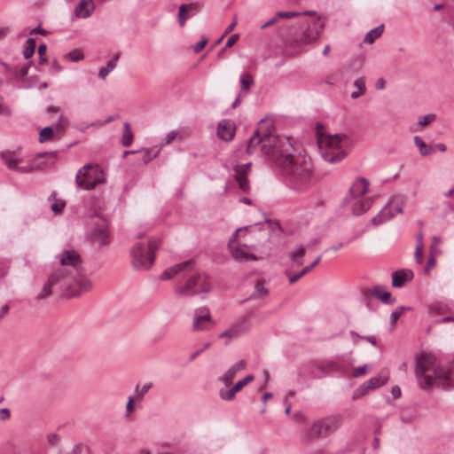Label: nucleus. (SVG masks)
I'll return each instance as SVG.
<instances>
[{
    "label": "nucleus",
    "instance_id": "1",
    "mask_svg": "<svg viewBox=\"0 0 454 454\" xmlns=\"http://www.w3.org/2000/svg\"><path fill=\"white\" fill-rule=\"evenodd\" d=\"M263 121L247 141V153L252 154L260 146L262 154L275 162L295 191H302L314 181L312 163L293 155V145L288 137L272 135L262 128Z\"/></svg>",
    "mask_w": 454,
    "mask_h": 454
},
{
    "label": "nucleus",
    "instance_id": "2",
    "mask_svg": "<svg viewBox=\"0 0 454 454\" xmlns=\"http://www.w3.org/2000/svg\"><path fill=\"white\" fill-rule=\"evenodd\" d=\"M435 356L428 353L416 356L415 376L423 389H430L434 386L449 388L454 386V361L448 366L434 368Z\"/></svg>",
    "mask_w": 454,
    "mask_h": 454
},
{
    "label": "nucleus",
    "instance_id": "3",
    "mask_svg": "<svg viewBox=\"0 0 454 454\" xmlns=\"http://www.w3.org/2000/svg\"><path fill=\"white\" fill-rule=\"evenodd\" d=\"M59 258L60 267L55 271H60L67 282L80 293L89 292L93 285L90 278L84 275V269L81 255L74 248L66 249L56 256Z\"/></svg>",
    "mask_w": 454,
    "mask_h": 454
},
{
    "label": "nucleus",
    "instance_id": "4",
    "mask_svg": "<svg viewBox=\"0 0 454 454\" xmlns=\"http://www.w3.org/2000/svg\"><path fill=\"white\" fill-rule=\"evenodd\" d=\"M317 145L322 158L330 163H337L347 156L349 138L344 134L326 135L324 126L317 122L316 126Z\"/></svg>",
    "mask_w": 454,
    "mask_h": 454
},
{
    "label": "nucleus",
    "instance_id": "5",
    "mask_svg": "<svg viewBox=\"0 0 454 454\" xmlns=\"http://www.w3.org/2000/svg\"><path fill=\"white\" fill-rule=\"evenodd\" d=\"M0 159L9 169L24 174L51 167L56 161L57 153L56 152L39 153L33 159L27 160V163L22 166H20V164L25 162V159L16 156L14 151L0 152Z\"/></svg>",
    "mask_w": 454,
    "mask_h": 454
},
{
    "label": "nucleus",
    "instance_id": "6",
    "mask_svg": "<svg viewBox=\"0 0 454 454\" xmlns=\"http://www.w3.org/2000/svg\"><path fill=\"white\" fill-rule=\"evenodd\" d=\"M184 283L178 285L175 292L181 297H191L200 294H207L212 290L209 276L203 271H194L193 268L184 272Z\"/></svg>",
    "mask_w": 454,
    "mask_h": 454
},
{
    "label": "nucleus",
    "instance_id": "7",
    "mask_svg": "<svg viewBox=\"0 0 454 454\" xmlns=\"http://www.w3.org/2000/svg\"><path fill=\"white\" fill-rule=\"evenodd\" d=\"M341 423L342 418L340 415H333L316 420L309 428L302 432L301 440L304 443H309L315 439L325 437L335 432Z\"/></svg>",
    "mask_w": 454,
    "mask_h": 454
},
{
    "label": "nucleus",
    "instance_id": "8",
    "mask_svg": "<svg viewBox=\"0 0 454 454\" xmlns=\"http://www.w3.org/2000/svg\"><path fill=\"white\" fill-rule=\"evenodd\" d=\"M160 240L150 239L147 247L144 243H137L131 249L132 265L137 270H148L155 260V251Z\"/></svg>",
    "mask_w": 454,
    "mask_h": 454
},
{
    "label": "nucleus",
    "instance_id": "9",
    "mask_svg": "<svg viewBox=\"0 0 454 454\" xmlns=\"http://www.w3.org/2000/svg\"><path fill=\"white\" fill-rule=\"evenodd\" d=\"M60 271H53L36 296L37 301L47 299L51 295V289L59 286L64 295L68 297L78 296L81 293L67 282Z\"/></svg>",
    "mask_w": 454,
    "mask_h": 454
},
{
    "label": "nucleus",
    "instance_id": "10",
    "mask_svg": "<svg viewBox=\"0 0 454 454\" xmlns=\"http://www.w3.org/2000/svg\"><path fill=\"white\" fill-rule=\"evenodd\" d=\"M105 182V178L101 177V173L97 166L86 164L79 169L75 176L77 186L84 190H91L98 184Z\"/></svg>",
    "mask_w": 454,
    "mask_h": 454
},
{
    "label": "nucleus",
    "instance_id": "11",
    "mask_svg": "<svg viewBox=\"0 0 454 454\" xmlns=\"http://www.w3.org/2000/svg\"><path fill=\"white\" fill-rule=\"evenodd\" d=\"M402 212L403 209L401 202L393 198L374 217L372 218L371 223L374 226H378L393 218L396 213Z\"/></svg>",
    "mask_w": 454,
    "mask_h": 454
},
{
    "label": "nucleus",
    "instance_id": "12",
    "mask_svg": "<svg viewBox=\"0 0 454 454\" xmlns=\"http://www.w3.org/2000/svg\"><path fill=\"white\" fill-rule=\"evenodd\" d=\"M215 325L214 321L209 313V309L206 307L194 310L192 329L194 332L207 331Z\"/></svg>",
    "mask_w": 454,
    "mask_h": 454
},
{
    "label": "nucleus",
    "instance_id": "13",
    "mask_svg": "<svg viewBox=\"0 0 454 454\" xmlns=\"http://www.w3.org/2000/svg\"><path fill=\"white\" fill-rule=\"evenodd\" d=\"M324 21L318 18L317 20L312 21L308 25L306 30L302 33L300 38L295 39V45H304L311 43L316 41L323 30Z\"/></svg>",
    "mask_w": 454,
    "mask_h": 454
},
{
    "label": "nucleus",
    "instance_id": "14",
    "mask_svg": "<svg viewBox=\"0 0 454 454\" xmlns=\"http://www.w3.org/2000/svg\"><path fill=\"white\" fill-rule=\"evenodd\" d=\"M192 268H194V261L188 260L166 269L160 275V278L161 280H168L176 275H180L183 278L184 272L192 270Z\"/></svg>",
    "mask_w": 454,
    "mask_h": 454
},
{
    "label": "nucleus",
    "instance_id": "15",
    "mask_svg": "<svg viewBox=\"0 0 454 454\" xmlns=\"http://www.w3.org/2000/svg\"><path fill=\"white\" fill-rule=\"evenodd\" d=\"M250 327V324L248 322V320L247 319H242L235 324H233L229 329H227L226 331L223 332L220 335H219V338H228L229 340L225 342V344H229V342L233 340V339H237L239 338L240 335H242L243 333H245L246 332L248 331Z\"/></svg>",
    "mask_w": 454,
    "mask_h": 454
},
{
    "label": "nucleus",
    "instance_id": "16",
    "mask_svg": "<svg viewBox=\"0 0 454 454\" xmlns=\"http://www.w3.org/2000/svg\"><path fill=\"white\" fill-rule=\"evenodd\" d=\"M251 170V162L243 165H236L234 167L235 179L239 184V189L244 192H248L250 189L249 182L247 178V174Z\"/></svg>",
    "mask_w": 454,
    "mask_h": 454
},
{
    "label": "nucleus",
    "instance_id": "17",
    "mask_svg": "<svg viewBox=\"0 0 454 454\" xmlns=\"http://www.w3.org/2000/svg\"><path fill=\"white\" fill-rule=\"evenodd\" d=\"M254 377L252 374L247 375L244 379L239 380L229 390L221 389L219 391V396L224 401H232L235 395L239 392L245 386L254 380Z\"/></svg>",
    "mask_w": 454,
    "mask_h": 454
},
{
    "label": "nucleus",
    "instance_id": "18",
    "mask_svg": "<svg viewBox=\"0 0 454 454\" xmlns=\"http://www.w3.org/2000/svg\"><path fill=\"white\" fill-rule=\"evenodd\" d=\"M201 8L199 3L184 4L179 6L178 23L180 27H184L187 18L195 15Z\"/></svg>",
    "mask_w": 454,
    "mask_h": 454
},
{
    "label": "nucleus",
    "instance_id": "19",
    "mask_svg": "<svg viewBox=\"0 0 454 454\" xmlns=\"http://www.w3.org/2000/svg\"><path fill=\"white\" fill-rule=\"evenodd\" d=\"M247 367V362L245 360H239L233 365H231L220 378L219 380L225 386H230L232 383L236 374L245 370Z\"/></svg>",
    "mask_w": 454,
    "mask_h": 454
},
{
    "label": "nucleus",
    "instance_id": "20",
    "mask_svg": "<svg viewBox=\"0 0 454 454\" xmlns=\"http://www.w3.org/2000/svg\"><path fill=\"white\" fill-rule=\"evenodd\" d=\"M232 258L239 262H247L248 261L257 260L254 254L247 251V246H235L229 248Z\"/></svg>",
    "mask_w": 454,
    "mask_h": 454
},
{
    "label": "nucleus",
    "instance_id": "21",
    "mask_svg": "<svg viewBox=\"0 0 454 454\" xmlns=\"http://www.w3.org/2000/svg\"><path fill=\"white\" fill-rule=\"evenodd\" d=\"M369 188V182L366 178L359 177L354 181L348 190L350 197L356 199L364 196Z\"/></svg>",
    "mask_w": 454,
    "mask_h": 454
},
{
    "label": "nucleus",
    "instance_id": "22",
    "mask_svg": "<svg viewBox=\"0 0 454 454\" xmlns=\"http://www.w3.org/2000/svg\"><path fill=\"white\" fill-rule=\"evenodd\" d=\"M235 135V126L229 120H222L218 123L217 136L225 141H230Z\"/></svg>",
    "mask_w": 454,
    "mask_h": 454
},
{
    "label": "nucleus",
    "instance_id": "23",
    "mask_svg": "<svg viewBox=\"0 0 454 454\" xmlns=\"http://www.w3.org/2000/svg\"><path fill=\"white\" fill-rule=\"evenodd\" d=\"M414 277L411 270L404 269L399 270L392 275V286L402 287L406 282L411 281Z\"/></svg>",
    "mask_w": 454,
    "mask_h": 454
},
{
    "label": "nucleus",
    "instance_id": "24",
    "mask_svg": "<svg viewBox=\"0 0 454 454\" xmlns=\"http://www.w3.org/2000/svg\"><path fill=\"white\" fill-rule=\"evenodd\" d=\"M91 239L98 243L99 247L107 245L110 241L107 226L102 224L95 227L91 232Z\"/></svg>",
    "mask_w": 454,
    "mask_h": 454
},
{
    "label": "nucleus",
    "instance_id": "25",
    "mask_svg": "<svg viewBox=\"0 0 454 454\" xmlns=\"http://www.w3.org/2000/svg\"><path fill=\"white\" fill-rule=\"evenodd\" d=\"M371 294L386 304H394L396 301L395 298H392L387 287L384 286H373L371 289Z\"/></svg>",
    "mask_w": 454,
    "mask_h": 454
},
{
    "label": "nucleus",
    "instance_id": "26",
    "mask_svg": "<svg viewBox=\"0 0 454 454\" xmlns=\"http://www.w3.org/2000/svg\"><path fill=\"white\" fill-rule=\"evenodd\" d=\"M93 10L94 3L92 0H81L74 9V14L76 17L88 18L91 15Z\"/></svg>",
    "mask_w": 454,
    "mask_h": 454
},
{
    "label": "nucleus",
    "instance_id": "27",
    "mask_svg": "<svg viewBox=\"0 0 454 454\" xmlns=\"http://www.w3.org/2000/svg\"><path fill=\"white\" fill-rule=\"evenodd\" d=\"M389 379V373L387 372H381L378 376L372 377L364 383L368 387L369 390L380 387L387 382Z\"/></svg>",
    "mask_w": 454,
    "mask_h": 454
},
{
    "label": "nucleus",
    "instance_id": "28",
    "mask_svg": "<svg viewBox=\"0 0 454 454\" xmlns=\"http://www.w3.org/2000/svg\"><path fill=\"white\" fill-rule=\"evenodd\" d=\"M372 206V201L369 200H356L352 207V213L354 215H361L365 213Z\"/></svg>",
    "mask_w": 454,
    "mask_h": 454
},
{
    "label": "nucleus",
    "instance_id": "29",
    "mask_svg": "<svg viewBox=\"0 0 454 454\" xmlns=\"http://www.w3.org/2000/svg\"><path fill=\"white\" fill-rule=\"evenodd\" d=\"M321 258H322V255H318L310 265L304 267L299 273L289 277V283L294 284L301 277H303L304 275H306L309 271H311L320 262Z\"/></svg>",
    "mask_w": 454,
    "mask_h": 454
},
{
    "label": "nucleus",
    "instance_id": "30",
    "mask_svg": "<svg viewBox=\"0 0 454 454\" xmlns=\"http://www.w3.org/2000/svg\"><path fill=\"white\" fill-rule=\"evenodd\" d=\"M133 142V133L131 131V127L129 122L123 123V132L121 137V145L125 147L129 146Z\"/></svg>",
    "mask_w": 454,
    "mask_h": 454
},
{
    "label": "nucleus",
    "instance_id": "31",
    "mask_svg": "<svg viewBox=\"0 0 454 454\" xmlns=\"http://www.w3.org/2000/svg\"><path fill=\"white\" fill-rule=\"evenodd\" d=\"M119 59V55H116L113 59H111L106 67H102L98 71V77L101 79H106L110 72H112L117 65V61Z\"/></svg>",
    "mask_w": 454,
    "mask_h": 454
},
{
    "label": "nucleus",
    "instance_id": "32",
    "mask_svg": "<svg viewBox=\"0 0 454 454\" xmlns=\"http://www.w3.org/2000/svg\"><path fill=\"white\" fill-rule=\"evenodd\" d=\"M384 26L380 25L377 27L370 30L364 36V42L366 43H372L383 33Z\"/></svg>",
    "mask_w": 454,
    "mask_h": 454
},
{
    "label": "nucleus",
    "instance_id": "33",
    "mask_svg": "<svg viewBox=\"0 0 454 454\" xmlns=\"http://www.w3.org/2000/svg\"><path fill=\"white\" fill-rule=\"evenodd\" d=\"M354 86L356 88V91L351 93V98L356 99L364 95L365 92L366 88L364 79L363 77L356 79L354 82Z\"/></svg>",
    "mask_w": 454,
    "mask_h": 454
},
{
    "label": "nucleus",
    "instance_id": "34",
    "mask_svg": "<svg viewBox=\"0 0 454 454\" xmlns=\"http://www.w3.org/2000/svg\"><path fill=\"white\" fill-rule=\"evenodd\" d=\"M49 200H55L52 205L51 206V209L55 213V214H59L65 207L66 206V203L64 200H56V193L55 192H52L50 196H49Z\"/></svg>",
    "mask_w": 454,
    "mask_h": 454
},
{
    "label": "nucleus",
    "instance_id": "35",
    "mask_svg": "<svg viewBox=\"0 0 454 454\" xmlns=\"http://www.w3.org/2000/svg\"><path fill=\"white\" fill-rule=\"evenodd\" d=\"M407 309H410V308L404 307V306H400V307L396 308L394 311H392V313L390 315L391 327H394L395 325L397 320L400 318L402 314Z\"/></svg>",
    "mask_w": 454,
    "mask_h": 454
},
{
    "label": "nucleus",
    "instance_id": "36",
    "mask_svg": "<svg viewBox=\"0 0 454 454\" xmlns=\"http://www.w3.org/2000/svg\"><path fill=\"white\" fill-rule=\"evenodd\" d=\"M414 143L419 148L421 155L426 156L432 153V149L419 136L414 137Z\"/></svg>",
    "mask_w": 454,
    "mask_h": 454
},
{
    "label": "nucleus",
    "instance_id": "37",
    "mask_svg": "<svg viewBox=\"0 0 454 454\" xmlns=\"http://www.w3.org/2000/svg\"><path fill=\"white\" fill-rule=\"evenodd\" d=\"M267 294L268 290L264 288L263 284L261 281H257L252 296L255 299H261L266 296Z\"/></svg>",
    "mask_w": 454,
    "mask_h": 454
},
{
    "label": "nucleus",
    "instance_id": "38",
    "mask_svg": "<svg viewBox=\"0 0 454 454\" xmlns=\"http://www.w3.org/2000/svg\"><path fill=\"white\" fill-rule=\"evenodd\" d=\"M84 55L79 50H74L65 55V59L73 62H77L79 60L83 59Z\"/></svg>",
    "mask_w": 454,
    "mask_h": 454
},
{
    "label": "nucleus",
    "instance_id": "39",
    "mask_svg": "<svg viewBox=\"0 0 454 454\" xmlns=\"http://www.w3.org/2000/svg\"><path fill=\"white\" fill-rule=\"evenodd\" d=\"M241 89L243 90H247L251 85H253L254 81L252 76L249 74H246L240 77Z\"/></svg>",
    "mask_w": 454,
    "mask_h": 454
},
{
    "label": "nucleus",
    "instance_id": "40",
    "mask_svg": "<svg viewBox=\"0 0 454 454\" xmlns=\"http://www.w3.org/2000/svg\"><path fill=\"white\" fill-rule=\"evenodd\" d=\"M53 136V129L51 127L43 128L40 132V142H44L50 140Z\"/></svg>",
    "mask_w": 454,
    "mask_h": 454
},
{
    "label": "nucleus",
    "instance_id": "41",
    "mask_svg": "<svg viewBox=\"0 0 454 454\" xmlns=\"http://www.w3.org/2000/svg\"><path fill=\"white\" fill-rule=\"evenodd\" d=\"M159 150L153 152L152 149H143V161L148 163L158 155Z\"/></svg>",
    "mask_w": 454,
    "mask_h": 454
},
{
    "label": "nucleus",
    "instance_id": "42",
    "mask_svg": "<svg viewBox=\"0 0 454 454\" xmlns=\"http://www.w3.org/2000/svg\"><path fill=\"white\" fill-rule=\"evenodd\" d=\"M305 254V247L302 246H299L295 248V250L290 252L289 258L290 259H295V258H301Z\"/></svg>",
    "mask_w": 454,
    "mask_h": 454
},
{
    "label": "nucleus",
    "instance_id": "43",
    "mask_svg": "<svg viewBox=\"0 0 454 454\" xmlns=\"http://www.w3.org/2000/svg\"><path fill=\"white\" fill-rule=\"evenodd\" d=\"M368 391H369L368 387L366 386V384H365V383H364L363 385L359 386V387L356 388V392H355V394H354L353 398H354V399H356V398H359V397H361V396H363V395H366V394L368 393Z\"/></svg>",
    "mask_w": 454,
    "mask_h": 454
},
{
    "label": "nucleus",
    "instance_id": "44",
    "mask_svg": "<svg viewBox=\"0 0 454 454\" xmlns=\"http://www.w3.org/2000/svg\"><path fill=\"white\" fill-rule=\"evenodd\" d=\"M300 12H278L277 18L278 19H291L299 16Z\"/></svg>",
    "mask_w": 454,
    "mask_h": 454
},
{
    "label": "nucleus",
    "instance_id": "45",
    "mask_svg": "<svg viewBox=\"0 0 454 454\" xmlns=\"http://www.w3.org/2000/svg\"><path fill=\"white\" fill-rule=\"evenodd\" d=\"M435 118V115L434 114H427L425 116H423L419 121V124L421 125V126H425V125H427L428 123H430L432 121H434Z\"/></svg>",
    "mask_w": 454,
    "mask_h": 454
},
{
    "label": "nucleus",
    "instance_id": "46",
    "mask_svg": "<svg viewBox=\"0 0 454 454\" xmlns=\"http://www.w3.org/2000/svg\"><path fill=\"white\" fill-rule=\"evenodd\" d=\"M422 251L423 247H420V245H417L415 248V261L419 264L422 263Z\"/></svg>",
    "mask_w": 454,
    "mask_h": 454
},
{
    "label": "nucleus",
    "instance_id": "47",
    "mask_svg": "<svg viewBox=\"0 0 454 454\" xmlns=\"http://www.w3.org/2000/svg\"><path fill=\"white\" fill-rule=\"evenodd\" d=\"M239 38V34H233L231 35L225 43L224 49L231 48Z\"/></svg>",
    "mask_w": 454,
    "mask_h": 454
},
{
    "label": "nucleus",
    "instance_id": "48",
    "mask_svg": "<svg viewBox=\"0 0 454 454\" xmlns=\"http://www.w3.org/2000/svg\"><path fill=\"white\" fill-rule=\"evenodd\" d=\"M366 373V365L358 366L353 370V376L358 378Z\"/></svg>",
    "mask_w": 454,
    "mask_h": 454
},
{
    "label": "nucleus",
    "instance_id": "49",
    "mask_svg": "<svg viewBox=\"0 0 454 454\" xmlns=\"http://www.w3.org/2000/svg\"><path fill=\"white\" fill-rule=\"evenodd\" d=\"M59 441V437L58 434H49L47 436V442L51 445V446H55L58 444Z\"/></svg>",
    "mask_w": 454,
    "mask_h": 454
},
{
    "label": "nucleus",
    "instance_id": "50",
    "mask_svg": "<svg viewBox=\"0 0 454 454\" xmlns=\"http://www.w3.org/2000/svg\"><path fill=\"white\" fill-rule=\"evenodd\" d=\"M243 230V228H238L234 233L231 235V237L229 239V241H228V247L231 248V247H235L234 246V242L236 241L237 239V237H238V234L239 231H241Z\"/></svg>",
    "mask_w": 454,
    "mask_h": 454
},
{
    "label": "nucleus",
    "instance_id": "51",
    "mask_svg": "<svg viewBox=\"0 0 454 454\" xmlns=\"http://www.w3.org/2000/svg\"><path fill=\"white\" fill-rule=\"evenodd\" d=\"M133 403H134V398L132 396H129L128 399L127 405H126L127 416H129L134 411Z\"/></svg>",
    "mask_w": 454,
    "mask_h": 454
},
{
    "label": "nucleus",
    "instance_id": "52",
    "mask_svg": "<svg viewBox=\"0 0 454 454\" xmlns=\"http://www.w3.org/2000/svg\"><path fill=\"white\" fill-rule=\"evenodd\" d=\"M11 417V412L9 411V409L7 408H2L0 409V419L4 421V420H7L9 419Z\"/></svg>",
    "mask_w": 454,
    "mask_h": 454
},
{
    "label": "nucleus",
    "instance_id": "53",
    "mask_svg": "<svg viewBox=\"0 0 454 454\" xmlns=\"http://www.w3.org/2000/svg\"><path fill=\"white\" fill-rule=\"evenodd\" d=\"M176 136H177V132L176 130H172V131L168 132L166 136L165 145H168L171 142H173L174 139L176 137Z\"/></svg>",
    "mask_w": 454,
    "mask_h": 454
},
{
    "label": "nucleus",
    "instance_id": "54",
    "mask_svg": "<svg viewBox=\"0 0 454 454\" xmlns=\"http://www.w3.org/2000/svg\"><path fill=\"white\" fill-rule=\"evenodd\" d=\"M152 387H153V384H152V383H146V384H145V385L142 387V388H141V390H140V394H139V395L137 396V398H138V399H142V398H143V396H144V395H145V394H146V393L149 391V389H151V388H152Z\"/></svg>",
    "mask_w": 454,
    "mask_h": 454
},
{
    "label": "nucleus",
    "instance_id": "55",
    "mask_svg": "<svg viewBox=\"0 0 454 454\" xmlns=\"http://www.w3.org/2000/svg\"><path fill=\"white\" fill-rule=\"evenodd\" d=\"M207 40H201L200 42H198L194 47H193V51L195 53H198L200 52L207 44Z\"/></svg>",
    "mask_w": 454,
    "mask_h": 454
},
{
    "label": "nucleus",
    "instance_id": "56",
    "mask_svg": "<svg viewBox=\"0 0 454 454\" xmlns=\"http://www.w3.org/2000/svg\"><path fill=\"white\" fill-rule=\"evenodd\" d=\"M340 73L345 74H356L357 71L353 68L352 65H349V66L342 67L340 69Z\"/></svg>",
    "mask_w": 454,
    "mask_h": 454
},
{
    "label": "nucleus",
    "instance_id": "57",
    "mask_svg": "<svg viewBox=\"0 0 454 454\" xmlns=\"http://www.w3.org/2000/svg\"><path fill=\"white\" fill-rule=\"evenodd\" d=\"M35 53V51L31 49L30 47L25 46L23 50V56L25 59H30Z\"/></svg>",
    "mask_w": 454,
    "mask_h": 454
},
{
    "label": "nucleus",
    "instance_id": "58",
    "mask_svg": "<svg viewBox=\"0 0 454 454\" xmlns=\"http://www.w3.org/2000/svg\"><path fill=\"white\" fill-rule=\"evenodd\" d=\"M436 263V260L434 257H430L427 262V265H426V268H425V271L426 272H428L429 270H431V269L433 267H434Z\"/></svg>",
    "mask_w": 454,
    "mask_h": 454
},
{
    "label": "nucleus",
    "instance_id": "59",
    "mask_svg": "<svg viewBox=\"0 0 454 454\" xmlns=\"http://www.w3.org/2000/svg\"><path fill=\"white\" fill-rule=\"evenodd\" d=\"M391 394L395 399L401 396V388L398 386H394L391 389Z\"/></svg>",
    "mask_w": 454,
    "mask_h": 454
},
{
    "label": "nucleus",
    "instance_id": "60",
    "mask_svg": "<svg viewBox=\"0 0 454 454\" xmlns=\"http://www.w3.org/2000/svg\"><path fill=\"white\" fill-rule=\"evenodd\" d=\"M278 19V18H277V14H276V15H275V17L271 18L270 20H268L267 22H265L264 24H262V25L261 26V29H264V28H266V27H270V26L274 25V24L277 22Z\"/></svg>",
    "mask_w": 454,
    "mask_h": 454
},
{
    "label": "nucleus",
    "instance_id": "61",
    "mask_svg": "<svg viewBox=\"0 0 454 454\" xmlns=\"http://www.w3.org/2000/svg\"><path fill=\"white\" fill-rule=\"evenodd\" d=\"M83 450L82 443L75 444L72 449V454H81Z\"/></svg>",
    "mask_w": 454,
    "mask_h": 454
},
{
    "label": "nucleus",
    "instance_id": "62",
    "mask_svg": "<svg viewBox=\"0 0 454 454\" xmlns=\"http://www.w3.org/2000/svg\"><path fill=\"white\" fill-rule=\"evenodd\" d=\"M31 34H40V35H46L47 34V31L43 29L41 27V25H38L35 28L32 29Z\"/></svg>",
    "mask_w": 454,
    "mask_h": 454
},
{
    "label": "nucleus",
    "instance_id": "63",
    "mask_svg": "<svg viewBox=\"0 0 454 454\" xmlns=\"http://www.w3.org/2000/svg\"><path fill=\"white\" fill-rule=\"evenodd\" d=\"M386 86V81L383 78L378 79L376 82V89L383 90Z\"/></svg>",
    "mask_w": 454,
    "mask_h": 454
},
{
    "label": "nucleus",
    "instance_id": "64",
    "mask_svg": "<svg viewBox=\"0 0 454 454\" xmlns=\"http://www.w3.org/2000/svg\"><path fill=\"white\" fill-rule=\"evenodd\" d=\"M28 74V66H23L19 71V75L21 77L27 76Z\"/></svg>",
    "mask_w": 454,
    "mask_h": 454
}]
</instances>
